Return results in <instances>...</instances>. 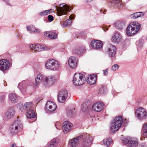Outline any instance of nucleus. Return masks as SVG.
<instances>
[{
	"instance_id": "393cba45",
	"label": "nucleus",
	"mask_w": 147,
	"mask_h": 147,
	"mask_svg": "<svg viewBox=\"0 0 147 147\" xmlns=\"http://www.w3.org/2000/svg\"><path fill=\"white\" fill-rule=\"evenodd\" d=\"M27 86V83L25 82H23L20 83L18 86L22 92H24L26 91Z\"/></svg>"
},
{
	"instance_id": "864d4df0",
	"label": "nucleus",
	"mask_w": 147,
	"mask_h": 147,
	"mask_svg": "<svg viewBox=\"0 0 147 147\" xmlns=\"http://www.w3.org/2000/svg\"><path fill=\"white\" fill-rule=\"evenodd\" d=\"M59 123L58 122H56V123H55V126L56 127V128H57V129H59V127H57V125H59Z\"/></svg>"
},
{
	"instance_id": "7c9ffc66",
	"label": "nucleus",
	"mask_w": 147,
	"mask_h": 147,
	"mask_svg": "<svg viewBox=\"0 0 147 147\" xmlns=\"http://www.w3.org/2000/svg\"><path fill=\"white\" fill-rule=\"evenodd\" d=\"M27 30L30 32H33L35 33H38L40 32V30H39L36 29L33 25H31L27 26Z\"/></svg>"
},
{
	"instance_id": "e433bc0d",
	"label": "nucleus",
	"mask_w": 147,
	"mask_h": 147,
	"mask_svg": "<svg viewBox=\"0 0 147 147\" xmlns=\"http://www.w3.org/2000/svg\"><path fill=\"white\" fill-rule=\"evenodd\" d=\"M32 106H33L32 102H26L24 104V107L30 110L32 109Z\"/></svg>"
},
{
	"instance_id": "de8ad7c7",
	"label": "nucleus",
	"mask_w": 147,
	"mask_h": 147,
	"mask_svg": "<svg viewBox=\"0 0 147 147\" xmlns=\"http://www.w3.org/2000/svg\"><path fill=\"white\" fill-rule=\"evenodd\" d=\"M17 107L20 110H22L23 109V105L21 103H19L18 104Z\"/></svg>"
},
{
	"instance_id": "f8f14e48",
	"label": "nucleus",
	"mask_w": 147,
	"mask_h": 147,
	"mask_svg": "<svg viewBox=\"0 0 147 147\" xmlns=\"http://www.w3.org/2000/svg\"><path fill=\"white\" fill-rule=\"evenodd\" d=\"M9 62L8 60L5 59L0 60V70H6L9 68Z\"/></svg>"
},
{
	"instance_id": "2f4dec72",
	"label": "nucleus",
	"mask_w": 147,
	"mask_h": 147,
	"mask_svg": "<svg viewBox=\"0 0 147 147\" xmlns=\"http://www.w3.org/2000/svg\"><path fill=\"white\" fill-rule=\"evenodd\" d=\"M144 15V13L143 12H138L131 14L130 17L132 18L136 19L138 18L141 17Z\"/></svg>"
},
{
	"instance_id": "473e14b6",
	"label": "nucleus",
	"mask_w": 147,
	"mask_h": 147,
	"mask_svg": "<svg viewBox=\"0 0 147 147\" xmlns=\"http://www.w3.org/2000/svg\"><path fill=\"white\" fill-rule=\"evenodd\" d=\"M104 145L107 146L113 143V142L111 138H107L104 139L103 140Z\"/></svg>"
},
{
	"instance_id": "b1692460",
	"label": "nucleus",
	"mask_w": 147,
	"mask_h": 147,
	"mask_svg": "<svg viewBox=\"0 0 147 147\" xmlns=\"http://www.w3.org/2000/svg\"><path fill=\"white\" fill-rule=\"evenodd\" d=\"M113 41L114 42L118 43L122 41L121 36L118 32L115 33L114 36L112 38Z\"/></svg>"
},
{
	"instance_id": "6e6d98bb",
	"label": "nucleus",
	"mask_w": 147,
	"mask_h": 147,
	"mask_svg": "<svg viewBox=\"0 0 147 147\" xmlns=\"http://www.w3.org/2000/svg\"><path fill=\"white\" fill-rule=\"evenodd\" d=\"M87 2H89L92 1V0H85Z\"/></svg>"
},
{
	"instance_id": "4be33fe9",
	"label": "nucleus",
	"mask_w": 147,
	"mask_h": 147,
	"mask_svg": "<svg viewBox=\"0 0 147 147\" xmlns=\"http://www.w3.org/2000/svg\"><path fill=\"white\" fill-rule=\"evenodd\" d=\"M15 112L13 108L8 109L5 113V115L8 118L10 119L14 116Z\"/></svg>"
},
{
	"instance_id": "c85d7f7f",
	"label": "nucleus",
	"mask_w": 147,
	"mask_h": 147,
	"mask_svg": "<svg viewBox=\"0 0 147 147\" xmlns=\"http://www.w3.org/2000/svg\"><path fill=\"white\" fill-rule=\"evenodd\" d=\"M44 79V76L42 74H38L35 79L36 85L39 84L41 83Z\"/></svg>"
},
{
	"instance_id": "a211bd4d",
	"label": "nucleus",
	"mask_w": 147,
	"mask_h": 147,
	"mask_svg": "<svg viewBox=\"0 0 147 147\" xmlns=\"http://www.w3.org/2000/svg\"><path fill=\"white\" fill-rule=\"evenodd\" d=\"M46 107L47 109H49L51 111H55L57 107L56 105L53 102L50 101L47 102L46 105Z\"/></svg>"
},
{
	"instance_id": "20e7f679",
	"label": "nucleus",
	"mask_w": 147,
	"mask_h": 147,
	"mask_svg": "<svg viewBox=\"0 0 147 147\" xmlns=\"http://www.w3.org/2000/svg\"><path fill=\"white\" fill-rule=\"evenodd\" d=\"M45 66L47 69L56 71L59 69V64L57 61L53 59H50L46 61Z\"/></svg>"
},
{
	"instance_id": "2eb2a0df",
	"label": "nucleus",
	"mask_w": 147,
	"mask_h": 147,
	"mask_svg": "<svg viewBox=\"0 0 147 147\" xmlns=\"http://www.w3.org/2000/svg\"><path fill=\"white\" fill-rule=\"evenodd\" d=\"M81 136H79L69 140L70 147H77L79 143V141H80Z\"/></svg>"
},
{
	"instance_id": "412c9836",
	"label": "nucleus",
	"mask_w": 147,
	"mask_h": 147,
	"mask_svg": "<svg viewBox=\"0 0 147 147\" xmlns=\"http://www.w3.org/2000/svg\"><path fill=\"white\" fill-rule=\"evenodd\" d=\"M119 124L117 122L112 121L111 123V126L110 127V129L111 131L114 132L118 130L121 127L122 124L120 123L119 125Z\"/></svg>"
},
{
	"instance_id": "09e8293b",
	"label": "nucleus",
	"mask_w": 147,
	"mask_h": 147,
	"mask_svg": "<svg viewBox=\"0 0 147 147\" xmlns=\"http://www.w3.org/2000/svg\"><path fill=\"white\" fill-rule=\"evenodd\" d=\"M51 32H44V35L45 36L49 38L50 34Z\"/></svg>"
},
{
	"instance_id": "1a4fd4ad",
	"label": "nucleus",
	"mask_w": 147,
	"mask_h": 147,
	"mask_svg": "<svg viewBox=\"0 0 147 147\" xmlns=\"http://www.w3.org/2000/svg\"><path fill=\"white\" fill-rule=\"evenodd\" d=\"M20 124L18 120H16L13 123L9 128V131L11 134L14 135L18 134Z\"/></svg>"
},
{
	"instance_id": "4d7b16f0",
	"label": "nucleus",
	"mask_w": 147,
	"mask_h": 147,
	"mask_svg": "<svg viewBox=\"0 0 147 147\" xmlns=\"http://www.w3.org/2000/svg\"><path fill=\"white\" fill-rule=\"evenodd\" d=\"M104 11L103 10H100V12H101V13L102 12V13H103L104 14H105V13H104Z\"/></svg>"
},
{
	"instance_id": "72a5a7b5",
	"label": "nucleus",
	"mask_w": 147,
	"mask_h": 147,
	"mask_svg": "<svg viewBox=\"0 0 147 147\" xmlns=\"http://www.w3.org/2000/svg\"><path fill=\"white\" fill-rule=\"evenodd\" d=\"M141 133L142 136L147 137V123L143 126Z\"/></svg>"
},
{
	"instance_id": "9d476101",
	"label": "nucleus",
	"mask_w": 147,
	"mask_h": 147,
	"mask_svg": "<svg viewBox=\"0 0 147 147\" xmlns=\"http://www.w3.org/2000/svg\"><path fill=\"white\" fill-rule=\"evenodd\" d=\"M78 60L76 57L72 56L69 59L68 63L70 67L72 69L75 68L77 65Z\"/></svg>"
},
{
	"instance_id": "6ab92c4d",
	"label": "nucleus",
	"mask_w": 147,
	"mask_h": 147,
	"mask_svg": "<svg viewBox=\"0 0 147 147\" xmlns=\"http://www.w3.org/2000/svg\"><path fill=\"white\" fill-rule=\"evenodd\" d=\"M115 27L118 29L121 30L125 27V23L122 20L117 21L114 23Z\"/></svg>"
},
{
	"instance_id": "ddd939ff",
	"label": "nucleus",
	"mask_w": 147,
	"mask_h": 147,
	"mask_svg": "<svg viewBox=\"0 0 147 147\" xmlns=\"http://www.w3.org/2000/svg\"><path fill=\"white\" fill-rule=\"evenodd\" d=\"M55 81V77L53 76H50L46 78L44 81V84L47 86L53 85Z\"/></svg>"
},
{
	"instance_id": "a878e982",
	"label": "nucleus",
	"mask_w": 147,
	"mask_h": 147,
	"mask_svg": "<svg viewBox=\"0 0 147 147\" xmlns=\"http://www.w3.org/2000/svg\"><path fill=\"white\" fill-rule=\"evenodd\" d=\"M88 78L89 83L90 84H94L96 81L97 76L95 74L90 75Z\"/></svg>"
},
{
	"instance_id": "3c124183",
	"label": "nucleus",
	"mask_w": 147,
	"mask_h": 147,
	"mask_svg": "<svg viewBox=\"0 0 147 147\" xmlns=\"http://www.w3.org/2000/svg\"><path fill=\"white\" fill-rule=\"evenodd\" d=\"M3 1L6 2L7 5L10 6V4L8 0H3Z\"/></svg>"
},
{
	"instance_id": "5fc2aeb1",
	"label": "nucleus",
	"mask_w": 147,
	"mask_h": 147,
	"mask_svg": "<svg viewBox=\"0 0 147 147\" xmlns=\"http://www.w3.org/2000/svg\"><path fill=\"white\" fill-rule=\"evenodd\" d=\"M11 147H17V146L16 144H13L12 145Z\"/></svg>"
},
{
	"instance_id": "cd10ccee",
	"label": "nucleus",
	"mask_w": 147,
	"mask_h": 147,
	"mask_svg": "<svg viewBox=\"0 0 147 147\" xmlns=\"http://www.w3.org/2000/svg\"><path fill=\"white\" fill-rule=\"evenodd\" d=\"M27 113L26 117L28 118H34L36 116V113L32 109L28 110L27 109Z\"/></svg>"
},
{
	"instance_id": "f257e3e1",
	"label": "nucleus",
	"mask_w": 147,
	"mask_h": 147,
	"mask_svg": "<svg viewBox=\"0 0 147 147\" xmlns=\"http://www.w3.org/2000/svg\"><path fill=\"white\" fill-rule=\"evenodd\" d=\"M140 28V24L137 22H133L130 23L126 30V33L128 35L131 36L137 33Z\"/></svg>"
},
{
	"instance_id": "79ce46f5",
	"label": "nucleus",
	"mask_w": 147,
	"mask_h": 147,
	"mask_svg": "<svg viewBox=\"0 0 147 147\" xmlns=\"http://www.w3.org/2000/svg\"><path fill=\"white\" fill-rule=\"evenodd\" d=\"M5 93H1L0 94V102L1 103L3 102L5 98Z\"/></svg>"
},
{
	"instance_id": "0eeeda50",
	"label": "nucleus",
	"mask_w": 147,
	"mask_h": 147,
	"mask_svg": "<svg viewBox=\"0 0 147 147\" xmlns=\"http://www.w3.org/2000/svg\"><path fill=\"white\" fill-rule=\"evenodd\" d=\"M69 10V7L65 3L60 4L59 7L57 8V11L59 16L66 14L67 12Z\"/></svg>"
},
{
	"instance_id": "4c0bfd02",
	"label": "nucleus",
	"mask_w": 147,
	"mask_h": 147,
	"mask_svg": "<svg viewBox=\"0 0 147 147\" xmlns=\"http://www.w3.org/2000/svg\"><path fill=\"white\" fill-rule=\"evenodd\" d=\"M57 34L54 32H51L49 38L51 39H56L57 36Z\"/></svg>"
},
{
	"instance_id": "5701e85b",
	"label": "nucleus",
	"mask_w": 147,
	"mask_h": 147,
	"mask_svg": "<svg viewBox=\"0 0 147 147\" xmlns=\"http://www.w3.org/2000/svg\"><path fill=\"white\" fill-rule=\"evenodd\" d=\"M9 99L12 103H15L17 102L19 97L15 93H11L9 95Z\"/></svg>"
},
{
	"instance_id": "f3484780",
	"label": "nucleus",
	"mask_w": 147,
	"mask_h": 147,
	"mask_svg": "<svg viewBox=\"0 0 147 147\" xmlns=\"http://www.w3.org/2000/svg\"><path fill=\"white\" fill-rule=\"evenodd\" d=\"M91 45L94 49H98L102 47L103 44L102 41H101L98 40H93L91 42Z\"/></svg>"
},
{
	"instance_id": "bb28decb",
	"label": "nucleus",
	"mask_w": 147,
	"mask_h": 147,
	"mask_svg": "<svg viewBox=\"0 0 147 147\" xmlns=\"http://www.w3.org/2000/svg\"><path fill=\"white\" fill-rule=\"evenodd\" d=\"M84 51V48L82 47H77L75 48L73 51V53L77 55H80Z\"/></svg>"
},
{
	"instance_id": "13d9d810",
	"label": "nucleus",
	"mask_w": 147,
	"mask_h": 147,
	"mask_svg": "<svg viewBox=\"0 0 147 147\" xmlns=\"http://www.w3.org/2000/svg\"><path fill=\"white\" fill-rule=\"evenodd\" d=\"M138 46H139V47H140L141 46V45H138Z\"/></svg>"
},
{
	"instance_id": "58836bf2",
	"label": "nucleus",
	"mask_w": 147,
	"mask_h": 147,
	"mask_svg": "<svg viewBox=\"0 0 147 147\" xmlns=\"http://www.w3.org/2000/svg\"><path fill=\"white\" fill-rule=\"evenodd\" d=\"M113 3L118 7L121 6L122 4L121 1L119 0H113Z\"/></svg>"
},
{
	"instance_id": "9b49d317",
	"label": "nucleus",
	"mask_w": 147,
	"mask_h": 147,
	"mask_svg": "<svg viewBox=\"0 0 147 147\" xmlns=\"http://www.w3.org/2000/svg\"><path fill=\"white\" fill-rule=\"evenodd\" d=\"M31 49L37 51H45L47 50L45 46L40 44H32L30 46Z\"/></svg>"
},
{
	"instance_id": "f03ea898",
	"label": "nucleus",
	"mask_w": 147,
	"mask_h": 147,
	"mask_svg": "<svg viewBox=\"0 0 147 147\" xmlns=\"http://www.w3.org/2000/svg\"><path fill=\"white\" fill-rule=\"evenodd\" d=\"M86 81L85 76L80 73H76L74 74L73 80L74 84L76 86L83 85Z\"/></svg>"
},
{
	"instance_id": "603ef678",
	"label": "nucleus",
	"mask_w": 147,
	"mask_h": 147,
	"mask_svg": "<svg viewBox=\"0 0 147 147\" xmlns=\"http://www.w3.org/2000/svg\"><path fill=\"white\" fill-rule=\"evenodd\" d=\"M74 17L73 15H71L69 17V18L70 20H72L73 19H74Z\"/></svg>"
},
{
	"instance_id": "a18cd8bd",
	"label": "nucleus",
	"mask_w": 147,
	"mask_h": 147,
	"mask_svg": "<svg viewBox=\"0 0 147 147\" xmlns=\"http://www.w3.org/2000/svg\"><path fill=\"white\" fill-rule=\"evenodd\" d=\"M119 66L118 65H113L111 68V69L113 71H115L119 68Z\"/></svg>"
},
{
	"instance_id": "423d86ee",
	"label": "nucleus",
	"mask_w": 147,
	"mask_h": 147,
	"mask_svg": "<svg viewBox=\"0 0 147 147\" xmlns=\"http://www.w3.org/2000/svg\"><path fill=\"white\" fill-rule=\"evenodd\" d=\"M136 117L140 120L146 119L147 117V113L145 110L142 108H140L135 112Z\"/></svg>"
},
{
	"instance_id": "a19ab883",
	"label": "nucleus",
	"mask_w": 147,
	"mask_h": 147,
	"mask_svg": "<svg viewBox=\"0 0 147 147\" xmlns=\"http://www.w3.org/2000/svg\"><path fill=\"white\" fill-rule=\"evenodd\" d=\"M106 91L105 88L102 86H101L99 90L98 93L99 94H102L105 93Z\"/></svg>"
},
{
	"instance_id": "aec40b11",
	"label": "nucleus",
	"mask_w": 147,
	"mask_h": 147,
	"mask_svg": "<svg viewBox=\"0 0 147 147\" xmlns=\"http://www.w3.org/2000/svg\"><path fill=\"white\" fill-rule=\"evenodd\" d=\"M107 50L109 52V56L113 57L115 54L116 49L115 46L111 45H109Z\"/></svg>"
},
{
	"instance_id": "39448f33",
	"label": "nucleus",
	"mask_w": 147,
	"mask_h": 147,
	"mask_svg": "<svg viewBox=\"0 0 147 147\" xmlns=\"http://www.w3.org/2000/svg\"><path fill=\"white\" fill-rule=\"evenodd\" d=\"M68 92L65 89H62L59 91L58 95V100L60 103H63L65 102L67 97Z\"/></svg>"
},
{
	"instance_id": "bf43d9fd",
	"label": "nucleus",
	"mask_w": 147,
	"mask_h": 147,
	"mask_svg": "<svg viewBox=\"0 0 147 147\" xmlns=\"http://www.w3.org/2000/svg\"><path fill=\"white\" fill-rule=\"evenodd\" d=\"M141 139V140H143V139L142 138V137Z\"/></svg>"
},
{
	"instance_id": "c9c22d12",
	"label": "nucleus",
	"mask_w": 147,
	"mask_h": 147,
	"mask_svg": "<svg viewBox=\"0 0 147 147\" xmlns=\"http://www.w3.org/2000/svg\"><path fill=\"white\" fill-rule=\"evenodd\" d=\"M113 121L117 122L119 124V125L120 123L122 124V117L121 116L117 117L114 118Z\"/></svg>"
},
{
	"instance_id": "4468645a",
	"label": "nucleus",
	"mask_w": 147,
	"mask_h": 147,
	"mask_svg": "<svg viewBox=\"0 0 147 147\" xmlns=\"http://www.w3.org/2000/svg\"><path fill=\"white\" fill-rule=\"evenodd\" d=\"M104 106V104L102 102H96L93 105L92 109L96 112H100L103 109Z\"/></svg>"
},
{
	"instance_id": "c756f323",
	"label": "nucleus",
	"mask_w": 147,
	"mask_h": 147,
	"mask_svg": "<svg viewBox=\"0 0 147 147\" xmlns=\"http://www.w3.org/2000/svg\"><path fill=\"white\" fill-rule=\"evenodd\" d=\"M59 140L57 139H54L51 140L50 143L48 146V147H57L58 144Z\"/></svg>"
},
{
	"instance_id": "49530a36",
	"label": "nucleus",
	"mask_w": 147,
	"mask_h": 147,
	"mask_svg": "<svg viewBox=\"0 0 147 147\" xmlns=\"http://www.w3.org/2000/svg\"><path fill=\"white\" fill-rule=\"evenodd\" d=\"M48 20L50 22H51L53 21L54 20V18L53 16L51 15H49L48 16Z\"/></svg>"
},
{
	"instance_id": "f704fd0d",
	"label": "nucleus",
	"mask_w": 147,
	"mask_h": 147,
	"mask_svg": "<svg viewBox=\"0 0 147 147\" xmlns=\"http://www.w3.org/2000/svg\"><path fill=\"white\" fill-rule=\"evenodd\" d=\"M53 12L52 9H49L41 12L39 13V14L40 16H43L48 15Z\"/></svg>"
},
{
	"instance_id": "37998d69",
	"label": "nucleus",
	"mask_w": 147,
	"mask_h": 147,
	"mask_svg": "<svg viewBox=\"0 0 147 147\" xmlns=\"http://www.w3.org/2000/svg\"><path fill=\"white\" fill-rule=\"evenodd\" d=\"M81 108L83 112H86L88 110V106L86 105V103H84L82 105Z\"/></svg>"
},
{
	"instance_id": "dca6fc26",
	"label": "nucleus",
	"mask_w": 147,
	"mask_h": 147,
	"mask_svg": "<svg viewBox=\"0 0 147 147\" xmlns=\"http://www.w3.org/2000/svg\"><path fill=\"white\" fill-rule=\"evenodd\" d=\"M63 129L64 133H67L71 129L72 126V124L69 122L65 121L63 124Z\"/></svg>"
},
{
	"instance_id": "ea45409f",
	"label": "nucleus",
	"mask_w": 147,
	"mask_h": 147,
	"mask_svg": "<svg viewBox=\"0 0 147 147\" xmlns=\"http://www.w3.org/2000/svg\"><path fill=\"white\" fill-rule=\"evenodd\" d=\"M75 109H70L67 112V115L69 117H71L75 113Z\"/></svg>"
},
{
	"instance_id": "7ed1b4c3",
	"label": "nucleus",
	"mask_w": 147,
	"mask_h": 147,
	"mask_svg": "<svg viewBox=\"0 0 147 147\" xmlns=\"http://www.w3.org/2000/svg\"><path fill=\"white\" fill-rule=\"evenodd\" d=\"M80 136H82L80 139L81 144L85 147L90 146L92 143V137L87 133L83 134Z\"/></svg>"
},
{
	"instance_id": "c03bdc74",
	"label": "nucleus",
	"mask_w": 147,
	"mask_h": 147,
	"mask_svg": "<svg viewBox=\"0 0 147 147\" xmlns=\"http://www.w3.org/2000/svg\"><path fill=\"white\" fill-rule=\"evenodd\" d=\"M71 22L69 19L66 20L63 23L64 26L66 27L67 25H69L71 24Z\"/></svg>"
},
{
	"instance_id": "6e6552de",
	"label": "nucleus",
	"mask_w": 147,
	"mask_h": 147,
	"mask_svg": "<svg viewBox=\"0 0 147 147\" xmlns=\"http://www.w3.org/2000/svg\"><path fill=\"white\" fill-rule=\"evenodd\" d=\"M122 140L124 143L129 146L135 147L138 144V141L136 139L127 138H124V140Z\"/></svg>"
},
{
	"instance_id": "8fccbe9b",
	"label": "nucleus",
	"mask_w": 147,
	"mask_h": 147,
	"mask_svg": "<svg viewBox=\"0 0 147 147\" xmlns=\"http://www.w3.org/2000/svg\"><path fill=\"white\" fill-rule=\"evenodd\" d=\"M103 74L105 75H107L108 73V69H106L105 70H103Z\"/></svg>"
}]
</instances>
